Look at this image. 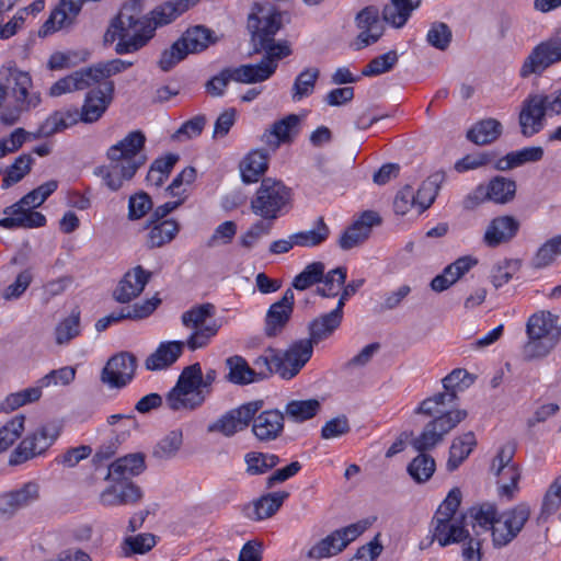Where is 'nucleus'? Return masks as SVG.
<instances>
[{"label": "nucleus", "instance_id": "obj_9", "mask_svg": "<svg viewBox=\"0 0 561 561\" xmlns=\"http://www.w3.org/2000/svg\"><path fill=\"white\" fill-rule=\"evenodd\" d=\"M62 430L58 421H50L27 434L11 453L9 463L18 466L44 455L57 440Z\"/></svg>", "mask_w": 561, "mask_h": 561}, {"label": "nucleus", "instance_id": "obj_28", "mask_svg": "<svg viewBox=\"0 0 561 561\" xmlns=\"http://www.w3.org/2000/svg\"><path fill=\"white\" fill-rule=\"evenodd\" d=\"M299 117L296 114L275 122L270 129H266L261 137L264 142L273 151L278 149L280 144H289L298 134Z\"/></svg>", "mask_w": 561, "mask_h": 561}, {"label": "nucleus", "instance_id": "obj_39", "mask_svg": "<svg viewBox=\"0 0 561 561\" xmlns=\"http://www.w3.org/2000/svg\"><path fill=\"white\" fill-rule=\"evenodd\" d=\"M485 185L489 192L490 202L504 205L515 198L517 185L512 179L497 175L490 180Z\"/></svg>", "mask_w": 561, "mask_h": 561}, {"label": "nucleus", "instance_id": "obj_59", "mask_svg": "<svg viewBox=\"0 0 561 561\" xmlns=\"http://www.w3.org/2000/svg\"><path fill=\"white\" fill-rule=\"evenodd\" d=\"M41 383L36 387L23 389L19 392L9 394L1 404V410L4 412L14 411L27 403H33L42 397Z\"/></svg>", "mask_w": 561, "mask_h": 561}, {"label": "nucleus", "instance_id": "obj_4", "mask_svg": "<svg viewBox=\"0 0 561 561\" xmlns=\"http://www.w3.org/2000/svg\"><path fill=\"white\" fill-rule=\"evenodd\" d=\"M530 513V507L526 503H519L502 513H499L496 505L490 502L470 508L473 527L489 531L495 549H502L517 538Z\"/></svg>", "mask_w": 561, "mask_h": 561}, {"label": "nucleus", "instance_id": "obj_37", "mask_svg": "<svg viewBox=\"0 0 561 561\" xmlns=\"http://www.w3.org/2000/svg\"><path fill=\"white\" fill-rule=\"evenodd\" d=\"M90 87H92V82L88 68H82L56 81L50 87L48 94L57 98L73 91L85 90Z\"/></svg>", "mask_w": 561, "mask_h": 561}, {"label": "nucleus", "instance_id": "obj_44", "mask_svg": "<svg viewBox=\"0 0 561 561\" xmlns=\"http://www.w3.org/2000/svg\"><path fill=\"white\" fill-rule=\"evenodd\" d=\"M134 65V61L123 59H112L94 64L88 68V72L92 85L100 83L102 80L118 75Z\"/></svg>", "mask_w": 561, "mask_h": 561}, {"label": "nucleus", "instance_id": "obj_15", "mask_svg": "<svg viewBox=\"0 0 561 561\" xmlns=\"http://www.w3.org/2000/svg\"><path fill=\"white\" fill-rule=\"evenodd\" d=\"M136 369V356L129 352H121L107 360L100 379L111 389H123L131 382Z\"/></svg>", "mask_w": 561, "mask_h": 561}, {"label": "nucleus", "instance_id": "obj_38", "mask_svg": "<svg viewBox=\"0 0 561 561\" xmlns=\"http://www.w3.org/2000/svg\"><path fill=\"white\" fill-rule=\"evenodd\" d=\"M502 135V124L495 118H485L474 124L467 138L476 145L484 146L495 141Z\"/></svg>", "mask_w": 561, "mask_h": 561}, {"label": "nucleus", "instance_id": "obj_35", "mask_svg": "<svg viewBox=\"0 0 561 561\" xmlns=\"http://www.w3.org/2000/svg\"><path fill=\"white\" fill-rule=\"evenodd\" d=\"M268 153L262 149L249 152L240 163L241 178L244 183H255L268 167Z\"/></svg>", "mask_w": 561, "mask_h": 561}, {"label": "nucleus", "instance_id": "obj_12", "mask_svg": "<svg viewBox=\"0 0 561 561\" xmlns=\"http://www.w3.org/2000/svg\"><path fill=\"white\" fill-rule=\"evenodd\" d=\"M467 417L466 410H454L428 422L423 432L412 440V446L421 453L434 448L444 436Z\"/></svg>", "mask_w": 561, "mask_h": 561}, {"label": "nucleus", "instance_id": "obj_60", "mask_svg": "<svg viewBox=\"0 0 561 561\" xmlns=\"http://www.w3.org/2000/svg\"><path fill=\"white\" fill-rule=\"evenodd\" d=\"M561 255V234L547 240L536 252L533 259V266L543 268L549 266Z\"/></svg>", "mask_w": 561, "mask_h": 561}, {"label": "nucleus", "instance_id": "obj_7", "mask_svg": "<svg viewBox=\"0 0 561 561\" xmlns=\"http://www.w3.org/2000/svg\"><path fill=\"white\" fill-rule=\"evenodd\" d=\"M290 202L291 190L282 181L266 178L261 182L250 206L253 214L273 221L288 210Z\"/></svg>", "mask_w": 561, "mask_h": 561}, {"label": "nucleus", "instance_id": "obj_10", "mask_svg": "<svg viewBox=\"0 0 561 561\" xmlns=\"http://www.w3.org/2000/svg\"><path fill=\"white\" fill-rule=\"evenodd\" d=\"M43 204L35 190L24 195L15 204L4 208L3 214L8 215L0 219V227L4 229L15 228H39L45 226L46 217L33 209Z\"/></svg>", "mask_w": 561, "mask_h": 561}, {"label": "nucleus", "instance_id": "obj_13", "mask_svg": "<svg viewBox=\"0 0 561 561\" xmlns=\"http://www.w3.org/2000/svg\"><path fill=\"white\" fill-rule=\"evenodd\" d=\"M209 394L210 390L199 389L183 369L176 385L169 391L165 402L172 411H192L201 407Z\"/></svg>", "mask_w": 561, "mask_h": 561}, {"label": "nucleus", "instance_id": "obj_17", "mask_svg": "<svg viewBox=\"0 0 561 561\" xmlns=\"http://www.w3.org/2000/svg\"><path fill=\"white\" fill-rule=\"evenodd\" d=\"M114 82L105 81L102 87L90 90L83 105L78 112L80 122L91 124L98 122L113 101Z\"/></svg>", "mask_w": 561, "mask_h": 561}, {"label": "nucleus", "instance_id": "obj_50", "mask_svg": "<svg viewBox=\"0 0 561 561\" xmlns=\"http://www.w3.org/2000/svg\"><path fill=\"white\" fill-rule=\"evenodd\" d=\"M183 444V433L181 430L170 431L154 446L152 456L159 460H169L175 457Z\"/></svg>", "mask_w": 561, "mask_h": 561}, {"label": "nucleus", "instance_id": "obj_5", "mask_svg": "<svg viewBox=\"0 0 561 561\" xmlns=\"http://www.w3.org/2000/svg\"><path fill=\"white\" fill-rule=\"evenodd\" d=\"M5 88L8 101L0 113L3 125L16 124L23 114L34 111L42 103V93L34 89L32 77L26 71L9 68Z\"/></svg>", "mask_w": 561, "mask_h": 561}, {"label": "nucleus", "instance_id": "obj_16", "mask_svg": "<svg viewBox=\"0 0 561 561\" xmlns=\"http://www.w3.org/2000/svg\"><path fill=\"white\" fill-rule=\"evenodd\" d=\"M262 405L263 401L257 400L232 409L221 415L217 421L209 424L207 431L209 433H220L224 436L230 437L244 430Z\"/></svg>", "mask_w": 561, "mask_h": 561}, {"label": "nucleus", "instance_id": "obj_18", "mask_svg": "<svg viewBox=\"0 0 561 561\" xmlns=\"http://www.w3.org/2000/svg\"><path fill=\"white\" fill-rule=\"evenodd\" d=\"M41 495V486L28 481L19 489L0 494V517L11 518L18 511L35 503Z\"/></svg>", "mask_w": 561, "mask_h": 561}, {"label": "nucleus", "instance_id": "obj_42", "mask_svg": "<svg viewBox=\"0 0 561 561\" xmlns=\"http://www.w3.org/2000/svg\"><path fill=\"white\" fill-rule=\"evenodd\" d=\"M542 157L543 149L541 147L523 148L510 152L504 158L500 159L496 163V169L501 171L511 170L527 162L540 161Z\"/></svg>", "mask_w": 561, "mask_h": 561}, {"label": "nucleus", "instance_id": "obj_14", "mask_svg": "<svg viewBox=\"0 0 561 561\" xmlns=\"http://www.w3.org/2000/svg\"><path fill=\"white\" fill-rule=\"evenodd\" d=\"M561 61V36H553L536 45L525 59L519 75H541L550 66Z\"/></svg>", "mask_w": 561, "mask_h": 561}, {"label": "nucleus", "instance_id": "obj_58", "mask_svg": "<svg viewBox=\"0 0 561 561\" xmlns=\"http://www.w3.org/2000/svg\"><path fill=\"white\" fill-rule=\"evenodd\" d=\"M324 271L322 262H312L294 278L291 285L297 290H306L322 280Z\"/></svg>", "mask_w": 561, "mask_h": 561}, {"label": "nucleus", "instance_id": "obj_20", "mask_svg": "<svg viewBox=\"0 0 561 561\" xmlns=\"http://www.w3.org/2000/svg\"><path fill=\"white\" fill-rule=\"evenodd\" d=\"M381 224V217L374 210H365L346 228L339 239L342 250H351L363 244L370 236L371 228Z\"/></svg>", "mask_w": 561, "mask_h": 561}, {"label": "nucleus", "instance_id": "obj_45", "mask_svg": "<svg viewBox=\"0 0 561 561\" xmlns=\"http://www.w3.org/2000/svg\"><path fill=\"white\" fill-rule=\"evenodd\" d=\"M179 41L185 46L187 55L199 53L214 43L213 32L202 25L188 28Z\"/></svg>", "mask_w": 561, "mask_h": 561}, {"label": "nucleus", "instance_id": "obj_34", "mask_svg": "<svg viewBox=\"0 0 561 561\" xmlns=\"http://www.w3.org/2000/svg\"><path fill=\"white\" fill-rule=\"evenodd\" d=\"M422 0H390L385 4L382 19L394 28L403 27Z\"/></svg>", "mask_w": 561, "mask_h": 561}, {"label": "nucleus", "instance_id": "obj_49", "mask_svg": "<svg viewBox=\"0 0 561 561\" xmlns=\"http://www.w3.org/2000/svg\"><path fill=\"white\" fill-rule=\"evenodd\" d=\"M320 70L317 67H310L302 70L295 79L291 88V99L299 102L311 95L314 91Z\"/></svg>", "mask_w": 561, "mask_h": 561}, {"label": "nucleus", "instance_id": "obj_22", "mask_svg": "<svg viewBox=\"0 0 561 561\" xmlns=\"http://www.w3.org/2000/svg\"><path fill=\"white\" fill-rule=\"evenodd\" d=\"M295 294L293 289L285 290L283 297L271 305L265 317L264 332L268 337L278 335L290 320L294 311Z\"/></svg>", "mask_w": 561, "mask_h": 561}, {"label": "nucleus", "instance_id": "obj_19", "mask_svg": "<svg viewBox=\"0 0 561 561\" xmlns=\"http://www.w3.org/2000/svg\"><path fill=\"white\" fill-rule=\"evenodd\" d=\"M111 484L99 496L105 507L135 505L142 499V491L133 481L110 480Z\"/></svg>", "mask_w": 561, "mask_h": 561}, {"label": "nucleus", "instance_id": "obj_3", "mask_svg": "<svg viewBox=\"0 0 561 561\" xmlns=\"http://www.w3.org/2000/svg\"><path fill=\"white\" fill-rule=\"evenodd\" d=\"M216 312L213 304L206 302L192 307L182 313L181 321L184 328L191 330L186 342H162L158 348L147 357L145 366L148 370H161L173 365L187 346L191 351L206 347L217 335L220 323L210 320Z\"/></svg>", "mask_w": 561, "mask_h": 561}, {"label": "nucleus", "instance_id": "obj_47", "mask_svg": "<svg viewBox=\"0 0 561 561\" xmlns=\"http://www.w3.org/2000/svg\"><path fill=\"white\" fill-rule=\"evenodd\" d=\"M476 444V436L472 432H468L462 436L455 438L449 450V458L447 461L448 470H456L470 455Z\"/></svg>", "mask_w": 561, "mask_h": 561}, {"label": "nucleus", "instance_id": "obj_62", "mask_svg": "<svg viewBox=\"0 0 561 561\" xmlns=\"http://www.w3.org/2000/svg\"><path fill=\"white\" fill-rule=\"evenodd\" d=\"M561 506V476H558L550 484L543 501L539 520L546 522L549 516L554 514Z\"/></svg>", "mask_w": 561, "mask_h": 561}, {"label": "nucleus", "instance_id": "obj_48", "mask_svg": "<svg viewBox=\"0 0 561 561\" xmlns=\"http://www.w3.org/2000/svg\"><path fill=\"white\" fill-rule=\"evenodd\" d=\"M78 122V111H56L41 124L42 134L48 138L76 125Z\"/></svg>", "mask_w": 561, "mask_h": 561}, {"label": "nucleus", "instance_id": "obj_36", "mask_svg": "<svg viewBox=\"0 0 561 561\" xmlns=\"http://www.w3.org/2000/svg\"><path fill=\"white\" fill-rule=\"evenodd\" d=\"M289 493L287 491H277L266 493L252 503V513L249 517L254 520H263L272 517L282 507Z\"/></svg>", "mask_w": 561, "mask_h": 561}, {"label": "nucleus", "instance_id": "obj_29", "mask_svg": "<svg viewBox=\"0 0 561 561\" xmlns=\"http://www.w3.org/2000/svg\"><path fill=\"white\" fill-rule=\"evenodd\" d=\"M284 414L278 410H266L253 416L252 433L261 442L275 440L284 431Z\"/></svg>", "mask_w": 561, "mask_h": 561}, {"label": "nucleus", "instance_id": "obj_52", "mask_svg": "<svg viewBox=\"0 0 561 561\" xmlns=\"http://www.w3.org/2000/svg\"><path fill=\"white\" fill-rule=\"evenodd\" d=\"M442 181L443 174L434 173L423 181L417 192L414 193L416 206L419 207L420 213L427 209L434 203Z\"/></svg>", "mask_w": 561, "mask_h": 561}, {"label": "nucleus", "instance_id": "obj_53", "mask_svg": "<svg viewBox=\"0 0 561 561\" xmlns=\"http://www.w3.org/2000/svg\"><path fill=\"white\" fill-rule=\"evenodd\" d=\"M254 370L256 373V380L265 379L273 374L280 376L279 351L275 348H266L254 362Z\"/></svg>", "mask_w": 561, "mask_h": 561}, {"label": "nucleus", "instance_id": "obj_56", "mask_svg": "<svg viewBox=\"0 0 561 561\" xmlns=\"http://www.w3.org/2000/svg\"><path fill=\"white\" fill-rule=\"evenodd\" d=\"M520 266V261L516 259H503L496 262L491 270V283L495 288L502 287L512 279Z\"/></svg>", "mask_w": 561, "mask_h": 561}, {"label": "nucleus", "instance_id": "obj_57", "mask_svg": "<svg viewBox=\"0 0 561 561\" xmlns=\"http://www.w3.org/2000/svg\"><path fill=\"white\" fill-rule=\"evenodd\" d=\"M497 477L499 494L511 500L518 489L520 469L517 463L494 473Z\"/></svg>", "mask_w": 561, "mask_h": 561}, {"label": "nucleus", "instance_id": "obj_43", "mask_svg": "<svg viewBox=\"0 0 561 561\" xmlns=\"http://www.w3.org/2000/svg\"><path fill=\"white\" fill-rule=\"evenodd\" d=\"M456 399L457 394L453 391L436 393L424 399L415 409V413L426 416L444 415L449 412L446 410L447 405H451Z\"/></svg>", "mask_w": 561, "mask_h": 561}, {"label": "nucleus", "instance_id": "obj_31", "mask_svg": "<svg viewBox=\"0 0 561 561\" xmlns=\"http://www.w3.org/2000/svg\"><path fill=\"white\" fill-rule=\"evenodd\" d=\"M145 469L146 462L142 453L128 454L110 465L106 480L131 481V478L139 476Z\"/></svg>", "mask_w": 561, "mask_h": 561}, {"label": "nucleus", "instance_id": "obj_54", "mask_svg": "<svg viewBox=\"0 0 561 561\" xmlns=\"http://www.w3.org/2000/svg\"><path fill=\"white\" fill-rule=\"evenodd\" d=\"M320 407L317 399L293 400L286 404L285 413L294 422H304L316 416Z\"/></svg>", "mask_w": 561, "mask_h": 561}, {"label": "nucleus", "instance_id": "obj_40", "mask_svg": "<svg viewBox=\"0 0 561 561\" xmlns=\"http://www.w3.org/2000/svg\"><path fill=\"white\" fill-rule=\"evenodd\" d=\"M147 244L149 248H160L171 242L179 233L180 226L173 219L151 222Z\"/></svg>", "mask_w": 561, "mask_h": 561}, {"label": "nucleus", "instance_id": "obj_64", "mask_svg": "<svg viewBox=\"0 0 561 561\" xmlns=\"http://www.w3.org/2000/svg\"><path fill=\"white\" fill-rule=\"evenodd\" d=\"M434 471L435 460L424 453L415 457L408 467V472L419 483L427 481Z\"/></svg>", "mask_w": 561, "mask_h": 561}, {"label": "nucleus", "instance_id": "obj_46", "mask_svg": "<svg viewBox=\"0 0 561 561\" xmlns=\"http://www.w3.org/2000/svg\"><path fill=\"white\" fill-rule=\"evenodd\" d=\"M229 369L227 379L236 385H248L256 380V373L248 362L239 355L230 356L226 359Z\"/></svg>", "mask_w": 561, "mask_h": 561}, {"label": "nucleus", "instance_id": "obj_51", "mask_svg": "<svg viewBox=\"0 0 561 561\" xmlns=\"http://www.w3.org/2000/svg\"><path fill=\"white\" fill-rule=\"evenodd\" d=\"M347 270L344 266H339L323 273L321 286H318L317 293L322 297H337L342 286L346 280Z\"/></svg>", "mask_w": 561, "mask_h": 561}, {"label": "nucleus", "instance_id": "obj_11", "mask_svg": "<svg viewBox=\"0 0 561 561\" xmlns=\"http://www.w3.org/2000/svg\"><path fill=\"white\" fill-rule=\"evenodd\" d=\"M368 527L366 520L351 524L346 527L336 529L325 538L314 543L308 551L307 558L321 560L331 558L342 552L352 541L359 537Z\"/></svg>", "mask_w": 561, "mask_h": 561}, {"label": "nucleus", "instance_id": "obj_25", "mask_svg": "<svg viewBox=\"0 0 561 561\" xmlns=\"http://www.w3.org/2000/svg\"><path fill=\"white\" fill-rule=\"evenodd\" d=\"M313 348L307 340L295 342L286 352H279L280 377L291 379L307 364L312 356Z\"/></svg>", "mask_w": 561, "mask_h": 561}, {"label": "nucleus", "instance_id": "obj_26", "mask_svg": "<svg viewBox=\"0 0 561 561\" xmlns=\"http://www.w3.org/2000/svg\"><path fill=\"white\" fill-rule=\"evenodd\" d=\"M547 111L539 95H530L523 102L519 113V126L523 136L531 137L538 134L545 126Z\"/></svg>", "mask_w": 561, "mask_h": 561}, {"label": "nucleus", "instance_id": "obj_1", "mask_svg": "<svg viewBox=\"0 0 561 561\" xmlns=\"http://www.w3.org/2000/svg\"><path fill=\"white\" fill-rule=\"evenodd\" d=\"M254 10L248 21L253 53L265 51V55L257 64L225 68L209 79L205 89L211 96H221L230 81L253 84L268 80L275 73L278 61L291 53L286 43H275L274 41L282 26L280 13L272 5L255 4Z\"/></svg>", "mask_w": 561, "mask_h": 561}, {"label": "nucleus", "instance_id": "obj_55", "mask_svg": "<svg viewBox=\"0 0 561 561\" xmlns=\"http://www.w3.org/2000/svg\"><path fill=\"white\" fill-rule=\"evenodd\" d=\"M247 472L252 476L263 474L276 467L280 459L274 454L252 451L244 457Z\"/></svg>", "mask_w": 561, "mask_h": 561}, {"label": "nucleus", "instance_id": "obj_21", "mask_svg": "<svg viewBox=\"0 0 561 561\" xmlns=\"http://www.w3.org/2000/svg\"><path fill=\"white\" fill-rule=\"evenodd\" d=\"M465 517L434 516L432 519V539L438 541L440 547L462 542L469 537V531L463 525Z\"/></svg>", "mask_w": 561, "mask_h": 561}, {"label": "nucleus", "instance_id": "obj_24", "mask_svg": "<svg viewBox=\"0 0 561 561\" xmlns=\"http://www.w3.org/2000/svg\"><path fill=\"white\" fill-rule=\"evenodd\" d=\"M151 273L137 265L129 270L119 280L113 297L121 304H127L137 298L148 284Z\"/></svg>", "mask_w": 561, "mask_h": 561}, {"label": "nucleus", "instance_id": "obj_6", "mask_svg": "<svg viewBox=\"0 0 561 561\" xmlns=\"http://www.w3.org/2000/svg\"><path fill=\"white\" fill-rule=\"evenodd\" d=\"M526 333L528 341L523 347V355L531 360L547 356L556 347L561 336V328L550 312L540 311L529 317Z\"/></svg>", "mask_w": 561, "mask_h": 561}, {"label": "nucleus", "instance_id": "obj_2", "mask_svg": "<svg viewBox=\"0 0 561 561\" xmlns=\"http://www.w3.org/2000/svg\"><path fill=\"white\" fill-rule=\"evenodd\" d=\"M136 0L125 3L112 20L104 34V42L115 45L118 55L133 54L145 47L154 36L156 30L174 21L180 14L171 1L154 8L149 14L139 16Z\"/></svg>", "mask_w": 561, "mask_h": 561}, {"label": "nucleus", "instance_id": "obj_30", "mask_svg": "<svg viewBox=\"0 0 561 561\" xmlns=\"http://www.w3.org/2000/svg\"><path fill=\"white\" fill-rule=\"evenodd\" d=\"M85 0H61L59 5L51 12L48 20L39 30L41 36H46L61 27L71 24L80 13Z\"/></svg>", "mask_w": 561, "mask_h": 561}, {"label": "nucleus", "instance_id": "obj_32", "mask_svg": "<svg viewBox=\"0 0 561 561\" xmlns=\"http://www.w3.org/2000/svg\"><path fill=\"white\" fill-rule=\"evenodd\" d=\"M519 229V222L512 216H500L489 224L483 241L488 247H497L512 240Z\"/></svg>", "mask_w": 561, "mask_h": 561}, {"label": "nucleus", "instance_id": "obj_61", "mask_svg": "<svg viewBox=\"0 0 561 561\" xmlns=\"http://www.w3.org/2000/svg\"><path fill=\"white\" fill-rule=\"evenodd\" d=\"M33 161L34 160L31 154H21L16 158L4 173L2 187L8 188L20 182L31 171Z\"/></svg>", "mask_w": 561, "mask_h": 561}, {"label": "nucleus", "instance_id": "obj_41", "mask_svg": "<svg viewBox=\"0 0 561 561\" xmlns=\"http://www.w3.org/2000/svg\"><path fill=\"white\" fill-rule=\"evenodd\" d=\"M329 236V226L322 217H319L313 228L293 233V242L296 243L297 247L314 248L325 242Z\"/></svg>", "mask_w": 561, "mask_h": 561}, {"label": "nucleus", "instance_id": "obj_23", "mask_svg": "<svg viewBox=\"0 0 561 561\" xmlns=\"http://www.w3.org/2000/svg\"><path fill=\"white\" fill-rule=\"evenodd\" d=\"M356 24L360 30L356 38V48L362 49L376 43L383 34V25L376 7H366L356 15Z\"/></svg>", "mask_w": 561, "mask_h": 561}, {"label": "nucleus", "instance_id": "obj_33", "mask_svg": "<svg viewBox=\"0 0 561 561\" xmlns=\"http://www.w3.org/2000/svg\"><path fill=\"white\" fill-rule=\"evenodd\" d=\"M343 320V311L334 308L328 313L321 314L313 319L309 324V339H306L313 345L330 337L334 331L341 325Z\"/></svg>", "mask_w": 561, "mask_h": 561}, {"label": "nucleus", "instance_id": "obj_27", "mask_svg": "<svg viewBox=\"0 0 561 561\" xmlns=\"http://www.w3.org/2000/svg\"><path fill=\"white\" fill-rule=\"evenodd\" d=\"M161 300L157 297L147 299L142 304H136L134 306H127L121 308L118 311H113L110 314L99 319L95 323V329L99 332L106 330L111 324L117 323L124 319H144L150 316Z\"/></svg>", "mask_w": 561, "mask_h": 561}, {"label": "nucleus", "instance_id": "obj_8", "mask_svg": "<svg viewBox=\"0 0 561 561\" xmlns=\"http://www.w3.org/2000/svg\"><path fill=\"white\" fill-rule=\"evenodd\" d=\"M145 144V134L141 130H133L107 149L106 158L110 162L123 164L126 178H134L137 171L147 162Z\"/></svg>", "mask_w": 561, "mask_h": 561}, {"label": "nucleus", "instance_id": "obj_63", "mask_svg": "<svg viewBox=\"0 0 561 561\" xmlns=\"http://www.w3.org/2000/svg\"><path fill=\"white\" fill-rule=\"evenodd\" d=\"M398 59V53L396 50H389L371 59L362 70V75L365 77H375L386 73L397 65Z\"/></svg>", "mask_w": 561, "mask_h": 561}]
</instances>
